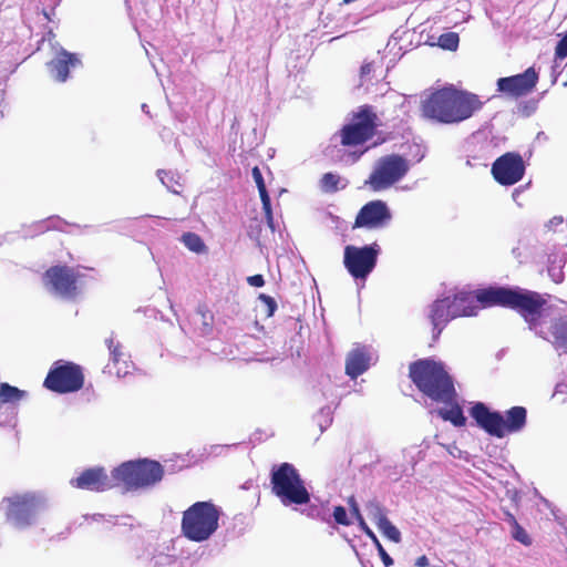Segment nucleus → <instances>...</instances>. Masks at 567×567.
I'll return each mask as SVG.
<instances>
[{
  "instance_id": "39448f33",
  "label": "nucleus",
  "mask_w": 567,
  "mask_h": 567,
  "mask_svg": "<svg viewBox=\"0 0 567 567\" xmlns=\"http://www.w3.org/2000/svg\"><path fill=\"white\" fill-rule=\"evenodd\" d=\"M220 511L210 501L196 502L183 512L181 530L188 540L209 539L219 525Z\"/></svg>"
},
{
  "instance_id": "c85d7f7f",
  "label": "nucleus",
  "mask_w": 567,
  "mask_h": 567,
  "mask_svg": "<svg viewBox=\"0 0 567 567\" xmlns=\"http://www.w3.org/2000/svg\"><path fill=\"white\" fill-rule=\"evenodd\" d=\"M450 301H458V303L456 305L457 311L460 312L458 317L472 316L474 313V308L470 306L472 302V298L468 293L455 295L453 299H450Z\"/></svg>"
},
{
  "instance_id": "aec40b11",
  "label": "nucleus",
  "mask_w": 567,
  "mask_h": 567,
  "mask_svg": "<svg viewBox=\"0 0 567 567\" xmlns=\"http://www.w3.org/2000/svg\"><path fill=\"white\" fill-rule=\"evenodd\" d=\"M370 354L365 347L352 349L346 360V373L351 379H357L370 367Z\"/></svg>"
},
{
  "instance_id": "a19ab883",
  "label": "nucleus",
  "mask_w": 567,
  "mask_h": 567,
  "mask_svg": "<svg viewBox=\"0 0 567 567\" xmlns=\"http://www.w3.org/2000/svg\"><path fill=\"white\" fill-rule=\"evenodd\" d=\"M504 515H505V520L511 525V527H513L515 525V523H518L516 520L515 516L511 512L505 511Z\"/></svg>"
},
{
  "instance_id": "393cba45",
  "label": "nucleus",
  "mask_w": 567,
  "mask_h": 567,
  "mask_svg": "<svg viewBox=\"0 0 567 567\" xmlns=\"http://www.w3.org/2000/svg\"><path fill=\"white\" fill-rule=\"evenodd\" d=\"M551 334L555 343L567 350V319L558 318L551 324Z\"/></svg>"
},
{
  "instance_id": "6ab92c4d",
  "label": "nucleus",
  "mask_w": 567,
  "mask_h": 567,
  "mask_svg": "<svg viewBox=\"0 0 567 567\" xmlns=\"http://www.w3.org/2000/svg\"><path fill=\"white\" fill-rule=\"evenodd\" d=\"M81 64L76 54L61 49L55 56L48 63L51 75L58 82H65L69 79L70 68H75Z\"/></svg>"
},
{
  "instance_id": "9d476101",
  "label": "nucleus",
  "mask_w": 567,
  "mask_h": 567,
  "mask_svg": "<svg viewBox=\"0 0 567 567\" xmlns=\"http://www.w3.org/2000/svg\"><path fill=\"white\" fill-rule=\"evenodd\" d=\"M83 368L71 361L59 360L50 368L43 386L58 394L74 393L84 385Z\"/></svg>"
},
{
  "instance_id": "dca6fc26",
  "label": "nucleus",
  "mask_w": 567,
  "mask_h": 567,
  "mask_svg": "<svg viewBox=\"0 0 567 567\" xmlns=\"http://www.w3.org/2000/svg\"><path fill=\"white\" fill-rule=\"evenodd\" d=\"M538 82V73L534 68L525 72L497 80V90L512 97H520L530 93Z\"/></svg>"
},
{
  "instance_id": "0eeeda50",
  "label": "nucleus",
  "mask_w": 567,
  "mask_h": 567,
  "mask_svg": "<svg viewBox=\"0 0 567 567\" xmlns=\"http://www.w3.org/2000/svg\"><path fill=\"white\" fill-rule=\"evenodd\" d=\"M271 492L284 504L305 505L310 502V494L297 468L290 463L274 466L270 475Z\"/></svg>"
},
{
  "instance_id": "a211bd4d",
  "label": "nucleus",
  "mask_w": 567,
  "mask_h": 567,
  "mask_svg": "<svg viewBox=\"0 0 567 567\" xmlns=\"http://www.w3.org/2000/svg\"><path fill=\"white\" fill-rule=\"evenodd\" d=\"M458 301H450V298L435 300L431 306L430 320L433 324L434 339H437L441 334L444 326L451 320L458 317L456 305Z\"/></svg>"
},
{
  "instance_id": "4be33fe9",
  "label": "nucleus",
  "mask_w": 567,
  "mask_h": 567,
  "mask_svg": "<svg viewBox=\"0 0 567 567\" xmlns=\"http://www.w3.org/2000/svg\"><path fill=\"white\" fill-rule=\"evenodd\" d=\"M456 399L457 396L451 402H443L449 408L439 409L437 414L442 420L451 422L454 426L462 427L466 424V417Z\"/></svg>"
},
{
  "instance_id": "20e7f679",
  "label": "nucleus",
  "mask_w": 567,
  "mask_h": 567,
  "mask_svg": "<svg viewBox=\"0 0 567 567\" xmlns=\"http://www.w3.org/2000/svg\"><path fill=\"white\" fill-rule=\"evenodd\" d=\"M163 476V465L148 458L123 462L114 467L116 487H121L123 492L148 488L161 482Z\"/></svg>"
},
{
  "instance_id": "473e14b6",
  "label": "nucleus",
  "mask_w": 567,
  "mask_h": 567,
  "mask_svg": "<svg viewBox=\"0 0 567 567\" xmlns=\"http://www.w3.org/2000/svg\"><path fill=\"white\" fill-rule=\"evenodd\" d=\"M512 536L515 540L525 546L532 545L530 536L518 523H515V525L512 527Z\"/></svg>"
},
{
  "instance_id": "4468645a",
  "label": "nucleus",
  "mask_w": 567,
  "mask_h": 567,
  "mask_svg": "<svg viewBox=\"0 0 567 567\" xmlns=\"http://www.w3.org/2000/svg\"><path fill=\"white\" fill-rule=\"evenodd\" d=\"M392 213L386 203L375 199L364 204L358 212L352 228L380 229L386 227Z\"/></svg>"
},
{
  "instance_id": "6e6552de",
  "label": "nucleus",
  "mask_w": 567,
  "mask_h": 567,
  "mask_svg": "<svg viewBox=\"0 0 567 567\" xmlns=\"http://www.w3.org/2000/svg\"><path fill=\"white\" fill-rule=\"evenodd\" d=\"M380 118L372 105L364 104L351 113L350 122L338 132L344 147L360 146L370 141L378 131Z\"/></svg>"
},
{
  "instance_id": "ea45409f",
  "label": "nucleus",
  "mask_w": 567,
  "mask_h": 567,
  "mask_svg": "<svg viewBox=\"0 0 567 567\" xmlns=\"http://www.w3.org/2000/svg\"><path fill=\"white\" fill-rule=\"evenodd\" d=\"M157 176L159 177L163 184H165V179H173V174L169 171L158 169Z\"/></svg>"
},
{
  "instance_id": "37998d69",
  "label": "nucleus",
  "mask_w": 567,
  "mask_h": 567,
  "mask_svg": "<svg viewBox=\"0 0 567 567\" xmlns=\"http://www.w3.org/2000/svg\"><path fill=\"white\" fill-rule=\"evenodd\" d=\"M207 313L209 315V318L213 319V316L209 313V311L204 312L203 318L205 319Z\"/></svg>"
},
{
  "instance_id": "b1692460",
  "label": "nucleus",
  "mask_w": 567,
  "mask_h": 567,
  "mask_svg": "<svg viewBox=\"0 0 567 567\" xmlns=\"http://www.w3.org/2000/svg\"><path fill=\"white\" fill-rule=\"evenodd\" d=\"M27 396V392L7 382L0 383V404H17Z\"/></svg>"
},
{
  "instance_id": "79ce46f5",
  "label": "nucleus",
  "mask_w": 567,
  "mask_h": 567,
  "mask_svg": "<svg viewBox=\"0 0 567 567\" xmlns=\"http://www.w3.org/2000/svg\"><path fill=\"white\" fill-rule=\"evenodd\" d=\"M415 565L417 567H427L429 566V559L425 555H422L420 556L416 561H415Z\"/></svg>"
},
{
  "instance_id": "cd10ccee",
  "label": "nucleus",
  "mask_w": 567,
  "mask_h": 567,
  "mask_svg": "<svg viewBox=\"0 0 567 567\" xmlns=\"http://www.w3.org/2000/svg\"><path fill=\"white\" fill-rule=\"evenodd\" d=\"M365 509L368 516L375 523V525H379L388 518L384 507L375 499L369 501L365 504Z\"/></svg>"
},
{
  "instance_id": "7ed1b4c3",
  "label": "nucleus",
  "mask_w": 567,
  "mask_h": 567,
  "mask_svg": "<svg viewBox=\"0 0 567 567\" xmlns=\"http://www.w3.org/2000/svg\"><path fill=\"white\" fill-rule=\"evenodd\" d=\"M409 378L423 395L434 402H451L457 396L454 380L441 361L419 359L411 362Z\"/></svg>"
},
{
  "instance_id": "c756f323",
  "label": "nucleus",
  "mask_w": 567,
  "mask_h": 567,
  "mask_svg": "<svg viewBox=\"0 0 567 567\" xmlns=\"http://www.w3.org/2000/svg\"><path fill=\"white\" fill-rule=\"evenodd\" d=\"M340 176L334 173H326L320 179L321 189L326 193H336L339 190Z\"/></svg>"
},
{
  "instance_id": "412c9836",
  "label": "nucleus",
  "mask_w": 567,
  "mask_h": 567,
  "mask_svg": "<svg viewBox=\"0 0 567 567\" xmlns=\"http://www.w3.org/2000/svg\"><path fill=\"white\" fill-rule=\"evenodd\" d=\"M105 344L110 351V361L115 369L117 377L125 375L130 368V354L125 351L123 344L113 336L105 340Z\"/></svg>"
},
{
  "instance_id": "423d86ee",
  "label": "nucleus",
  "mask_w": 567,
  "mask_h": 567,
  "mask_svg": "<svg viewBox=\"0 0 567 567\" xmlns=\"http://www.w3.org/2000/svg\"><path fill=\"white\" fill-rule=\"evenodd\" d=\"M476 424L492 436L502 439L507 433L520 431L526 424L527 411L524 406H513L506 411V417L499 412H492L482 402H476L470 410Z\"/></svg>"
},
{
  "instance_id": "ddd939ff",
  "label": "nucleus",
  "mask_w": 567,
  "mask_h": 567,
  "mask_svg": "<svg viewBox=\"0 0 567 567\" xmlns=\"http://www.w3.org/2000/svg\"><path fill=\"white\" fill-rule=\"evenodd\" d=\"M525 163L519 153L507 152L496 158L492 165L493 178L503 186H512L525 175Z\"/></svg>"
},
{
  "instance_id": "9b49d317",
  "label": "nucleus",
  "mask_w": 567,
  "mask_h": 567,
  "mask_svg": "<svg viewBox=\"0 0 567 567\" xmlns=\"http://www.w3.org/2000/svg\"><path fill=\"white\" fill-rule=\"evenodd\" d=\"M81 277L82 275L75 268L56 265L45 270L43 282L52 293L66 300H75L80 293Z\"/></svg>"
},
{
  "instance_id": "f03ea898",
  "label": "nucleus",
  "mask_w": 567,
  "mask_h": 567,
  "mask_svg": "<svg viewBox=\"0 0 567 567\" xmlns=\"http://www.w3.org/2000/svg\"><path fill=\"white\" fill-rule=\"evenodd\" d=\"M476 300L483 307L498 306L515 310L525 319L530 329L536 328L539 323L544 307L547 303L540 293L518 287L480 289L476 292Z\"/></svg>"
},
{
  "instance_id": "e433bc0d",
  "label": "nucleus",
  "mask_w": 567,
  "mask_h": 567,
  "mask_svg": "<svg viewBox=\"0 0 567 567\" xmlns=\"http://www.w3.org/2000/svg\"><path fill=\"white\" fill-rule=\"evenodd\" d=\"M555 58L558 60H564L567 58V34L557 43L555 49Z\"/></svg>"
},
{
  "instance_id": "2eb2a0df",
  "label": "nucleus",
  "mask_w": 567,
  "mask_h": 567,
  "mask_svg": "<svg viewBox=\"0 0 567 567\" xmlns=\"http://www.w3.org/2000/svg\"><path fill=\"white\" fill-rule=\"evenodd\" d=\"M70 484L74 488L102 493L116 487L114 468L109 475L104 467L95 466L82 471L79 476L72 478Z\"/></svg>"
},
{
  "instance_id": "f257e3e1",
  "label": "nucleus",
  "mask_w": 567,
  "mask_h": 567,
  "mask_svg": "<svg viewBox=\"0 0 567 567\" xmlns=\"http://www.w3.org/2000/svg\"><path fill=\"white\" fill-rule=\"evenodd\" d=\"M483 107L480 96L453 85L431 92L420 104L422 117L440 124H457Z\"/></svg>"
},
{
  "instance_id": "4c0bfd02",
  "label": "nucleus",
  "mask_w": 567,
  "mask_h": 567,
  "mask_svg": "<svg viewBox=\"0 0 567 567\" xmlns=\"http://www.w3.org/2000/svg\"><path fill=\"white\" fill-rule=\"evenodd\" d=\"M247 281L252 287H262L265 285V279L262 275H254L247 278Z\"/></svg>"
},
{
  "instance_id": "f3484780",
  "label": "nucleus",
  "mask_w": 567,
  "mask_h": 567,
  "mask_svg": "<svg viewBox=\"0 0 567 567\" xmlns=\"http://www.w3.org/2000/svg\"><path fill=\"white\" fill-rule=\"evenodd\" d=\"M38 506V501L32 496L8 498L7 520L19 528L29 526L33 520Z\"/></svg>"
},
{
  "instance_id": "c9c22d12",
  "label": "nucleus",
  "mask_w": 567,
  "mask_h": 567,
  "mask_svg": "<svg viewBox=\"0 0 567 567\" xmlns=\"http://www.w3.org/2000/svg\"><path fill=\"white\" fill-rule=\"evenodd\" d=\"M259 299L266 305L268 317H271L277 309L276 300L272 297L265 295V293H261L259 296Z\"/></svg>"
},
{
  "instance_id": "f8f14e48",
  "label": "nucleus",
  "mask_w": 567,
  "mask_h": 567,
  "mask_svg": "<svg viewBox=\"0 0 567 567\" xmlns=\"http://www.w3.org/2000/svg\"><path fill=\"white\" fill-rule=\"evenodd\" d=\"M378 250L372 246L355 247L349 245L344 248L343 264L349 274L355 279H364L374 269Z\"/></svg>"
},
{
  "instance_id": "58836bf2",
  "label": "nucleus",
  "mask_w": 567,
  "mask_h": 567,
  "mask_svg": "<svg viewBox=\"0 0 567 567\" xmlns=\"http://www.w3.org/2000/svg\"><path fill=\"white\" fill-rule=\"evenodd\" d=\"M372 70H373V64L371 62H365L360 68V75L362 78L367 76L372 72Z\"/></svg>"
},
{
  "instance_id": "1a4fd4ad",
  "label": "nucleus",
  "mask_w": 567,
  "mask_h": 567,
  "mask_svg": "<svg viewBox=\"0 0 567 567\" xmlns=\"http://www.w3.org/2000/svg\"><path fill=\"white\" fill-rule=\"evenodd\" d=\"M409 169L410 163L404 156L394 153L384 155L377 159L364 184L373 192H382L400 182Z\"/></svg>"
},
{
  "instance_id": "2f4dec72",
  "label": "nucleus",
  "mask_w": 567,
  "mask_h": 567,
  "mask_svg": "<svg viewBox=\"0 0 567 567\" xmlns=\"http://www.w3.org/2000/svg\"><path fill=\"white\" fill-rule=\"evenodd\" d=\"M458 34L455 32L443 33L439 38V45L442 49L454 51L458 47Z\"/></svg>"
},
{
  "instance_id": "7c9ffc66",
  "label": "nucleus",
  "mask_w": 567,
  "mask_h": 567,
  "mask_svg": "<svg viewBox=\"0 0 567 567\" xmlns=\"http://www.w3.org/2000/svg\"><path fill=\"white\" fill-rule=\"evenodd\" d=\"M380 532L383 534L384 537L390 539L393 543H400L401 542V533L400 530L386 518L379 525H377Z\"/></svg>"
},
{
  "instance_id": "bb28decb",
  "label": "nucleus",
  "mask_w": 567,
  "mask_h": 567,
  "mask_svg": "<svg viewBox=\"0 0 567 567\" xmlns=\"http://www.w3.org/2000/svg\"><path fill=\"white\" fill-rule=\"evenodd\" d=\"M183 244L196 254L205 252L207 247L199 235L188 231L182 236Z\"/></svg>"
},
{
  "instance_id": "5701e85b",
  "label": "nucleus",
  "mask_w": 567,
  "mask_h": 567,
  "mask_svg": "<svg viewBox=\"0 0 567 567\" xmlns=\"http://www.w3.org/2000/svg\"><path fill=\"white\" fill-rule=\"evenodd\" d=\"M251 174H252V178H254V181L257 185L258 192H259V196L261 199L262 209L265 212V215L268 218V220L271 221L272 220L271 200H270L269 194L267 192L261 171L259 169L258 166H255L251 171Z\"/></svg>"
},
{
  "instance_id": "72a5a7b5",
  "label": "nucleus",
  "mask_w": 567,
  "mask_h": 567,
  "mask_svg": "<svg viewBox=\"0 0 567 567\" xmlns=\"http://www.w3.org/2000/svg\"><path fill=\"white\" fill-rule=\"evenodd\" d=\"M348 505H349L350 514L354 517V519L357 520V523L361 529L363 526L367 525V523L360 512L359 504L354 496H350L348 498Z\"/></svg>"
},
{
  "instance_id": "f704fd0d",
  "label": "nucleus",
  "mask_w": 567,
  "mask_h": 567,
  "mask_svg": "<svg viewBox=\"0 0 567 567\" xmlns=\"http://www.w3.org/2000/svg\"><path fill=\"white\" fill-rule=\"evenodd\" d=\"M334 522L339 525L349 526L351 520L348 517L347 511L343 506L339 505L333 508Z\"/></svg>"
},
{
  "instance_id": "a878e982",
  "label": "nucleus",
  "mask_w": 567,
  "mask_h": 567,
  "mask_svg": "<svg viewBox=\"0 0 567 567\" xmlns=\"http://www.w3.org/2000/svg\"><path fill=\"white\" fill-rule=\"evenodd\" d=\"M361 530L373 542L374 546L378 549L379 556L384 564L385 567H390L393 565V559L391 556L386 553V550L383 548L382 544L378 539L377 535L373 533V530L368 526H363Z\"/></svg>"
}]
</instances>
